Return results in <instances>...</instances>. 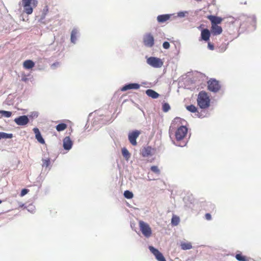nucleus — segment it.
<instances>
[{
    "label": "nucleus",
    "mask_w": 261,
    "mask_h": 261,
    "mask_svg": "<svg viewBox=\"0 0 261 261\" xmlns=\"http://www.w3.org/2000/svg\"><path fill=\"white\" fill-rule=\"evenodd\" d=\"M181 124V119L180 118H175L171 123L170 127V137L171 132L174 127H177V129L174 132V136L177 144L179 146H184L186 142L184 141L188 134V128Z\"/></svg>",
    "instance_id": "1"
},
{
    "label": "nucleus",
    "mask_w": 261,
    "mask_h": 261,
    "mask_svg": "<svg viewBox=\"0 0 261 261\" xmlns=\"http://www.w3.org/2000/svg\"><path fill=\"white\" fill-rule=\"evenodd\" d=\"M197 102L200 109H208L211 106V98L207 93L204 91H200L197 96Z\"/></svg>",
    "instance_id": "2"
},
{
    "label": "nucleus",
    "mask_w": 261,
    "mask_h": 261,
    "mask_svg": "<svg viewBox=\"0 0 261 261\" xmlns=\"http://www.w3.org/2000/svg\"><path fill=\"white\" fill-rule=\"evenodd\" d=\"M139 225L140 230L145 237L149 238L151 236L152 230L149 224L140 220L139 222Z\"/></svg>",
    "instance_id": "3"
},
{
    "label": "nucleus",
    "mask_w": 261,
    "mask_h": 261,
    "mask_svg": "<svg viewBox=\"0 0 261 261\" xmlns=\"http://www.w3.org/2000/svg\"><path fill=\"white\" fill-rule=\"evenodd\" d=\"M22 3L25 13L27 14H31L33 12V8L31 7V5L36 7L38 2L37 0H22Z\"/></svg>",
    "instance_id": "4"
},
{
    "label": "nucleus",
    "mask_w": 261,
    "mask_h": 261,
    "mask_svg": "<svg viewBox=\"0 0 261 261\" xmlns=\"http://www.w3.org/2000/svg\"><path fill=\"white\" fill-rule=\"evenodd\" d=\"M220 88L219 82L215 79H211L207 82V89L210 91L217 92Z\"/></svg>",
    "instance_id": "5"
},
{
    "label": "nucleus",
    "mask_w": 261,
    "mask_h": 261,
    "mask_svg": "<svg viewBox=\"0 0 261 261\" xmlns=\"http://www.w3.org/2000/svg\"><path fill=\"white\" fill-rule=\"evenodd\" d=\"M147 63L154 68H160L163 65V62L160 58L151 57L147 59Z\"/></svg>",
    "instance_id": "6"
},
{
    "label": "nucleus",
    "mask_w": 261,
    "mask_h": 261,
    "mask_svg": "<svg viewBox=\"0 0 261 261\" xmlns=\"http://www.w3.org/2000/svg\"><path fill=\"white\" fill-rule=\"evenodd\" d=\"M141 132L138 130L132 131L128 134V140L132 145L136 146L137 145L136 139L139 136Z\"/></svg>",
    "instance_id": "7"
},
{
    "label": "nucleus",
    "mask_w": 261,
    "mask_h": 261,
    "mask_svg": "<svg viewBox=\"0 0 261 261\" xmlns=\"http://www.w3.org/2000/svg\"><path fill=\"white\" fill-rule=\"evenodd\" d=\"M149 249L158 261H166L162 253L158 249L154 248L153 246H149Z\"/></svg>",
    "instance_id": "8"
},
{
    "label": "nucleus",
    "mask_w": 261,
    "mask_h": 261,
    "mask_svg": "<svg viewBox=\"0 0 261 261\" xmlns=\"http://www.w3.org/2000/svg\"><path fill=\"white\" fill-rule=\"evenodd\" d=\"M143 42L145 46L152 47L154 45V38L150 33L146 34L143 38Z\"/></svg>",
    "instance_id": "9"
},
{
    "label": "nucleus",
    "mask_w": 261,
    "mask_h": 261,
    "mask_svg": "<svg viewBox=\"0 0 261 261\" xmlns=\"http://www.w3.org/2000/svg\"><path fill=\"white\" fill-rule=\"evenodd\" d=\"M186 109L188 111H189L190 112L195 113V115L198 118H202L204 117V115L202 113V111L200 112H199L198 111V109L196 108V107H195L193 105H191L186 106Z\"/></svg>",
    "instance_id": "10"
},
{
    "label": "nucleus",
    "mask_w": 261,
    "mask_h": 261,
    "mask_svg": "<svg viewBox=\"0 0 261 261\" xmlns=\"http://www.w3.org/2000/svg\"><path fill=\"white\" fill-rule=\"evenodd\" d=\"M14 122L18 125H25L29 122V119L27 116H20L14 119Z\"/></svg>",
    "instance_id": "11"
},
{
    "label": "nucleus",
    "mask_w": 261,
    "mask_h": 261,
    "mask_svg": "<svg viewBox=\"0 0 261 261\" xmlns=\"http://www.w3.org/2000/svg\"><path fill=\"white\" fill-rule=\"evenodd\" d=\"M207 18L211 21L212 25H218L219 24H220L223 20L222 18L221 17L212 15L207 16Z\"/></svg>",
    "instance_id": "12"
},
{
    "label": "nucleus",
    "mask_w": 261,
    "mask_h": 261,
    "mask_svg": "<svg viewBox=\"0 0 261 261\" xmlns=\"http://www.w3.org/2000/svg\"><path fill=\"white\" fill-rule=\"evenodd\" d=\"M140 86L139 84L137 83H131L125 85L123 87L121 88V91H125L130 89H138L140 88Z\"/></svg>",
    "instance_id": "13"
},
{
    "label": "nucleus",
    "mask_w": 261,
    "mask_h": 261,
    "mask_svg": "<svg viewBox=\"0 0 261 261\" xmlns=\"http://www.w3.org/2000/svg\"><path fill=\"white\" fill-rule=\"evenodd\" d=\"M72 146V142L69 137H66L63 139V147L66 150H69Z\"/></svg>",
    "instance_id": "14"
},
{
    "label": "nucleus",
    "mask_w": 261,
    "mask_h": 261,
    "mask_svg": "<svg viewBox=\"0 0 261 261\" xmlns=\"http://www.w3.org/2000/svg\"><path fill=\"white\" fill-rule=\"evenodd\" d=\"M33 131L35 134V138L37 141L41 144H44L45 141L42 138L39 129L37 127L33 128Z\"/></svg>",
    "instance_id": "15"
},
{
    "label": "nucleus",
    "mask_w": 261,
    "mask_h": 261,
    "mask_svg": "<svg viewBox=\"0 0 261 261\" xmlns=\"http://www.w3.org/2000/svg\"><path fill=\"white\" fill-rule=\"evenodd\" d=\"M210 36L211 33L208 29H205L202 30L201 32V37L202 40L205 41H208L210 39Z\"/></svg>",
    "instance_id": "16"
},
{
    "label": "nucleus",
    "mask_w": 261,
    "mask_h": 261,
    "mask_svg": "<svg viewBox=\"0 0 261 261\" xmlns=\"http://www.w3.org/2000/svg\"><path fill=\"white\" fill-rule=\"evenodd\" d=\"M211 32L214 35H220L222 32V29L218 25H212L211 27Z\"/></svg>",
    "instance_id": "17"
},
{
    "label": "nucleus",
    "mask_w": 261,
    "mask_h": 261,
    "mask_svg": "<svg viewBox=\"0 0 261 261\" xmlns=\"http://www.w3.org/2000/svg\"><path fill=\"white\" fill-rule=\"evenodd\" d=\"M151 147L150 146H147L146 147H144L142 149L141 151L142 155L143 157H147L149 155H151Z\"/></svg>",
    "instance_id": "18"
},
{
    "label": "nucleus",
    "mask_w": 261,
    "mask_h": 261,
    "mask_svg": "<svg viewBox=\"0 0 261 261\" xmlns=\"http://www.w3.org/2000/svg\"><path fill=\"white\" fill-rule=\"evenodd\" d=\"M35 66L34 62L31 60H25L23 63V66L25 69H29L34 67Z\"/></svg>",
    "instance_id": "19"
},
{
    "label": "nucleus",
    "mask_w": 261,
    "mask_h": 261,
    "mask_svg": "<svg viewBox=\"0 0 261 261\" xmlns=\"http://www.w3.org/2000/svg\"><path fill=\"white\" fill-rule=\"evenodd\" d=\"M146 94L152 98H157L159 96V94L155 91L152 89H148L146 91Z\"/></svg>",
    "instance_id": "20"
},
{
    "label": "nucleus",
    "mask_w": 261,
    "mask_h": 261,
    "mask_svg": "<svg viewBox=\"0 0 261 261\" xmlns=\"http://www.w3.org/2000/svg\"><path fill=\"white\" fill-rule=\"evenodd\" d=\"M170 18V15L169 14L160 15L157 17V20L158 22L162 23L169 20Z\"/></svg>",
    "instance_id": "21"
},
{
    "label": "nucleus",
    "mask_w": 261,
    "mask_h": 261,
    "mask_svg": "<svg viewBox=\"0 0 261 261\" xmlns=\"http://www.w3.org/2000/svg\"><path fill=\"white\" fill-rule=\"evenodd\" d=\"M180 247L184 250H189L192 248V245L190 242H181Z\"/></svg>",
    "instance_id": "22"
},
{
    "label": "nucleus",
    "mask_w": 261,
    "mask_h": 261,
    "mask_svg": "<svg viewBox=\"0 0 261 261\" xmlns=\"http://www.w3.org/2000/svg\"><path fill=\"white\" fill-rule=\"evenodd\" d=\"M67 127V125L65 123H62L58 124L56 126V129L58 132H61L65 130Z\"/></svg>",
    "instance_id": "23"
},
{
    "label": "nucleus",
    "mask_w": 261,
    "mask_h": 261,
    "mask_svg": "<svg viewBox=\"0 0 261 261\" xmlns=\"http://www.w3.org/2000/svg\"><path fill=\"white\" fill-rule=\"evenodd\" d=\"M77 31L76 29H74L72 31L71 33V41L73 43H75L76 39V35Z\"/></svg>",
    "instance_id": "24"
},
{
    "label": "nucleus",
    "mask_w": 261,
    "mask_h": 261,
    "mask_svg": "<svg viewBox=\"0 0 261 261\" xmlns=\"http://www.w3.org/2000/svg\"><path fill=\"white\" fill-rule=\"evenodd\" d=\"M179 222V218L176 216H173L171 219V223L174 225H177Z\"/></svg>",
    "instance_id": "25"
},
{
    "label": "nucleus",
    "mask_w": 261,
    "mask_h": 261,
    "mask_svg": "<svg viewBox=\"0 0 261 261\" xmlns=\"http://www.w3.org/2000/svg\"><path fill=\"white\" fill-rule=\"evenodd\" d=\"M12 135L11 134H7L4 132H0V140L3 138H11Z\"/></svg>",
    "instance_id": "26"
},
{
    "label": "nucleus",
    "mask_w": 261,
    "mask_h": 261,
    "mask_svg": "<svg viewBox=\"0 0 261 261\" xmlns=\"http://www.w3.org/2000/svg\"><path fill=\"white\" fill-rule=\"evenodd\" d=\"M124 196L127 199H131L133 197L134 195L132 192L128 190H126L124 192Z\"/></svg>",
    "instance_id": "27"
},
{
    "label": "nucleus",
    "mask_w": 261,
    "mask_h": 261,
    "mask_svg": "<svg viewBox=\"0 0 261 261\" xmlns=\"http://www.w3.org/2000/svg\"><path fill=\"white\" fill-rule=\"evenodd\" d=\"M236 258L239 261H247L246 257L242 255L241 254H236Z\"/></svg>",
    "instance_id": "28"
},
{
    "label": "nucleus",
    "mask_w": 261,
    "mask_h": 261,
    "mask_svg": "<svg viewBox=\"0 0 261 261\" xmlns=\"http://www.w3.org/2000/svg\"><path fill=\"white\" fill-rule=\"evenodd\" d=\"M50 159L47 158L45 159H42V166L47 167L50 165Z\"/></svg>",
    "instance_id": "29"
},
{
    "label": "nucleus",
    "mask_w": 261,
    "mask_h": 261,
    "mask_svg": "<svg viewBox=\"0 0 261 261\" xmlns=\"http://www.w3.org/2000/svg\"><path fill=\"white\" fill-rule=\"evenodd\" d=\"M170 109V106L168 103H164L162 106V110L164 112H167Z\"/></svg>",
    "instance_id": "30"
},
{
    "label": "nucleus",
    "mask_w": 261,
    "mask_h": 261,
    "mask_svg": "<svg viewBox=\"0 0 261 261\" xmlns=\"http://www.w3.org/2000/svg\"><path fill=\"white\" fill-rule=\"evenodd\" d=\"M150 169L153 172L156 174H159L160 173V170L159 169L158 167L156 166H151Z\"/></svg>",
    "instance_id": "31"
},
{
    "label": "nucleus",
    "mask_w": 261,
    "mask_h": 261,
    "mask_svg": "<svg viewBox=\"0 0 261 261\" xmlns=\"http://www.w3.org/2000/svg\"><path fill=\"white\" fill-rule=\"evenodd\" d=\"M1 114H3V116L7 118L10 117L12 115L11 112L6 111H1Z\"/></svg>",
    "instance_id": "32"
},
{
    "label": "nucleus",
    "mask_w": 261,
    "mask_h": 261,
    "mask_svg": "<svg viewBox=\"0 0 261 261\" xmlns=\"http://www.w3.org/2000/svg\"><path fill=\"white\" fill-rule=\"evenodd\" d=\"M122 153L123 155L125 158H126L127 159L129 158L130 154H129L128 151L126 148H123L122 149Z\"/></svg>",
    "instance_id": "33"
},
{
    "label": "nucleus",
    "mask_w": 261,
    "mask_h": 261,
    "mask_svg": "<svg viewBox=\"0 0 261 261\" xmlns=\"http://www.w3.org/2000/svg\"><path fill=\"white\" fill-rule=\"evenodd\" d=\"M29 192V190L27 189H23L21 190L20 193V196L22 197L27 194Z\"/></svg>",
    "instance_id": "34"
},
{
    "label": "nucleus",
    "mask_w": 261,
    "mask_h": 261,
    "mask_svg": "<svg viewBox=\"0 0 261 261\" xmlns=\"http://www.w3.org/2000/svg\"><path fill=\"white\" fill-rule=\"evenodd\" d=\"M163 46L165 49H168L170 47V44L168 42L165 41L163 43Z\"/></svg>",
    "instance_id": "35"
},
{
    "label": "nucleus",
    "mask_w": 261,
    "mask_h": 261,
    "mask_svg": "<svg viewBox=\"0 0 261 261\" xmlns=\"http://www.w3.org/2000/svg\"><path fill=\"white\" fill-rule=\"evenodd\" d=\"M208 48L210 49V50H214V46L213 44H212L210 42H208Z\"/></svg>",
    "instance_id": "36"
},
{
    "label": "nucleus",
    "mask_w": 261,
    "mask_h": 261,
    "mask_svg": "<svg viewBox=\"0 0 261 261\" xmlns=\"http://www.w3.org/2000/svg\"><path fill=\"white\" fill-rule=\"evenodd\" d=\"M205 218L206 220H211L212 219V217H211V215L209 213H206L205 215Z\"/></svg>",
    "instance_id": "37"
},
{
    "label": "nucleus",
    "mask_w": 261,
    "mask_h": 261,
    "mask_svg": "<svg viewBox=\"0 0 261 261\" xmlns=\"http://www.w3.org/2000/svg\"><path fill=\"white\" fill-rule=\"evenodd\" d=\"M178 15L180 17H184L185 16V13L184 12H179Z\"/></svg>",
    "instance_id": "38"
},
{
    "label": "nucleus",
    "mask_w": 261,
    "mask_h": 261,
    "mask_svg": "<svg viewBox=\"0 0 261 261\" xmlns=\"http://www.w3.org/2000/svg\"><path fill=\"white\" fill-rule=\"evenodd\" d=\"M27 78L26 77H22V81H24V82H26L27 81Z\"/></svg>",
    "instance_id": "39"
},
{
    "label": "nucleus",
    "mask_w": 261,
    "mask_h": 261,
    "mask_svg": "<svg viewBox=\"0 0 261 261\" xmlns=\"http://www.w3.org/2000/svg\"><path fill=\"white\" fill-rule=\"evenodd\" d=\"M196 1H197V2H200L201 1V0H195Z\"/></svg>",
    "instance_id": "40"
},
{
    "label": "nucleus",
    "mask_w": 261,
    "mask_h": 261,
    "mask_svg": "<svg viewBox=\"0 0 261 261\" xmlns=\"http://www.w3.org/2000/svg\"><path fill=\"white\" fill-rule=\"evenodd\" d=\"M2 202V201L0 200V204Z\"/></svg>",
    "instance_id": "41"
},
{
    "label": "nucleus",
    "mask_w": 261,
    "mask_h": 261,
    "mask_svg": "<svg viewBox=\"0 0 261 261\" xmlns=\"http://www.w3.org/2000/svg\"><path fill=\"white\" fill-rule=\"evenodd\" d=\"M176 143H177V142H176ZM174 144H176V142H174ZM176 145H178L177 144H176Z\"/></svg>",
    "instance_id": "42"
}]
</instances>
